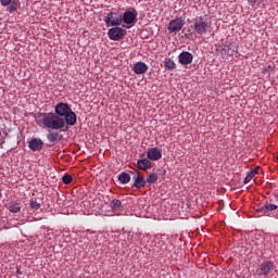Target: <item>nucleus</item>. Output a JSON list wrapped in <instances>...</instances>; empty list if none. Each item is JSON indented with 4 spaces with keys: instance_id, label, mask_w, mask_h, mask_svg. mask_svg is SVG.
<instances>
[{
    "instance_id": "393cba45",
    "label": "nucleus",
    "mask_w": 278,
    "mask_h": 278,
    "mask_svg": "<svg viewBox=\"0 0 278 278\" xmlns=\"http://www.w3.org/2000/svg\"><path fill=\"white\" fill-rule=\"evenodd\" d=\"M1 1V5H10L12 3V0H0Z\"/></svg>"
},
{
    "instance_id": "412c9836",
    "label": "nucleus",
    "mask_w": 278,
    "mask_h": 278,
    "mask_svg": "<svg viewBox=\"0 0 278 278\" xmlns=\"http://www.w3.org/2000/svg\"><path fill=\"white\" fill-rule=\"evenodd\" d=\"M159 177L157 174L152 173L150 175H148L147 179H146V184H155L157 181Z\"/></svg>"
},
{
    "instance_id": "2f4dec72",
    "label": "nucleus",
    "mask_w": 278,
    "mask_h": 278,
    "mask_svg": "<svg viewBox=\"0 0 278 278\" xmlns=\"http://www.w3.org/2000/svg\"><path fill=\"white\" fill-rule=\"evenodd\" d=\"M0 231H1V226H0Z\"/></svg>"
},
{
    "instance_id": "c85d7f7f",
    "label": "nucleus",
    "mask_w": 278,
    "mask_h": 278,
    "mask_svg": "<svg viewBox=\"0 0 278 278\" xmlns=\"http://www.w3.org/2000/svg\"><path fill=\"white\" fill-rule=\"evenodd\" d=\"M260 169H261V167L257 166L256 168H254V169H252V170H255V175H257V173H260Z\"/></svg>"
},
{
    "instance_id": "4be33fe9",
    "label": "nucleus",
    "mask_w": 278,
    "mask_h": 278,
    "mask_svg": "<svg viewBox=\"0 0 278 278\" xmlns=\"http://www.w3.org/2000/svg\"><path fill=\"white\" fill-rule=\"evenodd\" d=\"M253 177H255V170L251 169L250 172L247 173L243 184H249L251 179H253Z\"/></svg>"
},
{
    "instance_id": "9d476101",
    "label": "nucleus",
    "mask_w": 278,
    "mask_h": 278,
    "mask_svg": "<svg viewBox=\"0 0 278 278\" xmlns=\"http://www.w3.org/2000/svg\"><path fill=\"white\" fill-rule=\"evenodd\" d=\"M194 60V55L188 51H184L178 55V62L182 66H188Z\"/></svg>"
},
{
    "instance_id": "b1692460",
    "label": "nucleus",
    "mask_w": 278,
    "mask_h": 278,
    "mask_svg": "<svg viewBox=\"0 0 278 278\" xmlns=\"http://www.w3.org/2000/svg\"><path fill=\"white\" fill-rule=\"evenodd\" d=\"M30 207L31 210H40V203L37 201H30Z\"/></svg>"
},
{
    "instance_id": "aec40b11",
    "label": "nucleus",
    "mask_w": 278,
    "mask_h": 278,
    "mask_svg": "<svg viewBox=\"0 0 278 278\" xmlns=\"http://www.w3.org/2000/svg\"><path fill=\"white\" fill-rule=\"evenodd\" d=\"M175 61H173L172 59H165V68H168V71H175Z\"/></svg>"
},
{
    "instance_id": "ddd939ff",
    "label": "nucleus",
    "mask_w": 278,
    "mask_h": 278,
    "mask_svg": "<svg viewBox=\"0 0 278 278\" xmlns=\"http://www.w3.org/2000/svg\"><path fill=\"white\" fill-rule=\"evenodd\" d=\"M132 71L136 75H144L149 71V65L144 62H137L134 64Z\"/></svg>"
},
{
    "instance_id": "bb28decb",
    "label": "nucleus",
    "mask_w": 278,
    "mask_h": 278,
    "mask_svg": "<svg viewBox=\"0 0 278 278\" xmlns=\"http://www.w3.org/2000/svg\"><path fill=\"white\" fill-rule=\"evenodd\" d=\"M266 71H268V73H270V72L275 71V67L269 65Z\"/></svg>"
},
{
    "instance_id": "4468645a",
    "label": "nucleus",
    "mask_w": 278,
    "mask_h": 278,
    "mask_svg": "<svg viewBox=\"0 0 278 278\" xmlns=\"http://www.w3.org/2000/svg\"><path fill=\"white\" fill-rule=\"evenodd\" d=\"M137 168H139V170L147 172L153 168V163H151V161L148 159H141L137 162Z\"/></svg>"
},
{
    "instance_id": "7ed1b4c3",
    "label": "nucleus",
    "mask_w": 278,
    "mask_h": 278,
    "mask_svg": "<svg viewBox=\"0 0 278 278\" xmlns=\"http://www.w3.org/2000/svg\"><path fill=\"white\" fill-rule=\"evenodd\" d=\"M191 27L197 36H203L207 31H212V23L207 22L203 16L195 17Z\"/></svg>"
},
{
    "instance_id": "c756f323",
    "label": "nucleus",
    "mask_w": 278,
    "mask_h": 278,
    "mask_svg": "<svg viewBox=\"0 0 278 278\" xmlns=\"http://www.w3.org/2000/svg\"><path fill=\"white\" fill-rule=\"evenodd\" d=\"M16 275H23V271H21L20 267H17V269H16Z\"/></svg>"
},
{
    "instance_id": "a878e982",
    "label": "nucleus",
    "mask_w": 278,
    "mask_h": 278,
    "mask_svg": "<svg viewBox=\"0 0 278 278\" xmlns=\"http://www.w3.org/2000/svg\"><path fill=\"white\" fill-rule=\"evenodd\" d=\"M274 201L278 203V191L274 193Z\"/></svg>"
},
{
    "instance_id": "f257e3e1",
    "label": "nucleus",
    "mask_w": 278,
    "mask_h": 278,
    "mask_svg": "<svg viewBox=\"0 0 278 278\" xmlns=\"http://www.w3.org/2000/svg\"><path fill=\"white\" fill-rule=\"evenodd\" d=\"M35 121L39 127H45L46 129H49V131H60V129H64L67 125L64 118L58 116L53 112H38L35 114Z\"/></svg>"
},
{
    "instance_id": "20e7f679",
    "label": "nucleus",
    "mask_w": 278,
    "mask_h": 278,
    "mask_svg": "<svg viewBox=\"0 0 278 278\" xmlns=\"http://www.w3.org/2000/svg\"><path fill=\"white\" fill-rule=\"evenodd\" d=\"M122 22L134 27L138 23V11L135 8L127 9L122 15Z\"/></svg>"
},
{
    "instance_id": "f3484780",
    "label": "nucleus",
    "mask_w": 278,
    "mask_h": 278,
    "mask_svg": "<svg viewBox=\"0 0 278 278\" xmlns=\"http://www.w3.org/2000/svg\"><path fill=\"white\" fill-rule=\"evenodd\" d=\"M47 139L49 140V142H60V140H62V136L60 135V132L51 131L47 135Z\"/></svg>"
},
{
    "instance_id": "5701e85b",
    "label": "nucleus",
    "mask_w": 278,
    "mask_h": 278,
    "mask_svg": "<svg viewBox=\"0 0 278 278\" xmlns=\"http://www.w3.org/2000/svg\"><path fill=\"white\" fill-rule=\"evenodd\" d=\"M62 181L63 184H65V186H68V184L73 182V176H71L70 174H64V176L62 177Z\"/></svg>"
},
{
    "instance_id": "423d86ee",
    "label": "nucleus",
    "mask_w": 278,
    "mask_h": 278,
    "mask_svg": "<svg viewBox=\"0 0 278 278\" xmlns=\"http://www.w3.org/2000/svg\"><path fill=\"white\" fill-rule=\"evenodd\" d=\"M258 270L261 277H267V275H270L275 270V263L273 261H266L260 265Z\"/></svg>"
},
{
    "instance_id": "f03ea898",
    "label": "nucleus",
    "mask_w": 278,
    "mask_h": 278,
    "mask_svg": "<svg viewBox=\"0 0 278 278\" xmlns=\"http://www.w3.org/2000/svg\"><path fill=\"white\" fill-rule=\"evenodd\" d=\"M54 114L59 116V118H63L65 124L70 125V127L77 125V114L66 102H59L54 108Z\"/></svg>"
},
{
    "instance_id": "a211bd4d",
    "label": "nucleus",
    "mask_w": 278,
    "mask_h": 278,
    "mask_svg": "<svg viewBox=\"0 0 278 278\" xmlns=\"http://www.w3.org/2000/svg\"><path fill=\"white\" fill-rule=\"evenodd\" d=\"M118 181H121V184H129L131 181V176L125 172H122L118 175Z\"/></svg>"
},
{
    "instance_id": "f8f14e48",
    "label": "nucleus",
    "mask_w": 278,
    "mask_h": 278,
    "mask_svg": "<svg viewBox=\"0 0 278 278\" xmlns=\"http://www.w3.org/2000/svg\"><path fill=\"white\" fill-rule=\"evenodd\" d=\"M42 147H45V142L41 139L33 138L28 141V149L30 151H42Z\"/></svg>"
},
{
    "instance_id": "9b49d317",
    "label": "nucleus",
    "mask_w": 278,
    "mask_h": 278,
    "mask_svg": "<svg viewBox=\"0 0 278 278\" xmlns=\"http://www.w3.org/2000/svg\"><path fill=\"white\" fill-rule=\"evenodd\" d=\"M147 157L152 162H157V160H162V150L160 148H151L147 152Z\"/></svg>"
},
{
    "instance_id": "1a4fd4ad",
    "label": "nucleus",
    "mask_w": 278,
    "mask_h": 278,
    "mask_svg": "<svg viewBox=\"0 0 278 278\" xmlns=\"http://www.w3.org/2000/svg\"><path fill=\"white\" fill-rule=\"evenodd\" d=\"M132 175V181L134 182V187L137 188L138 190H140V188H144V186H147V180L144 179V177H142L140 175V173L138 170H134L130 172Z\"/></svg>"
},
{
    "instance_id": "6ab92c4d",
    "label": "nucleus",
    "mask_w": 278,
    "mask_h": 278,
    "mask_svg": "<svg viewBox=\"0 0 278 278\" xmlns=\"http://www.w3.org/2000/svg\"><path fill=\"white\" fill-rule=\"evenodd\" d=\"M121 205H123V202L118 199H113L110 203L111 210H118V207H121Z\"/></svg>"
},
{
    "instance_id": "6e6552de",
    "label": "nucleus",
    "mask_w": 278,
    "mask_h": 278,
    "mask_svg": "<svg viewBox=\"0 0 278 278\" xmlns=\"http://www.w3.org/2000/svg\"><path fill=\"white\" fill-rule=\"evenodd\" d=\"M108 36L110 40H123V38H125V30L122 27H113L109 29Z\"/></svg>"
},
{
    "instance_id": "7c9ffc66",
    "label": "nucleus",
    "mask_w": 278,
    "mask_h": 278,
    "mask_svg": "<svg viewBox=\"0 0 278 278\" xmlns=\"http://www.w3.org/2000/svg\"><path fill=\"white\" fill-rule=\"evenodd\" d=\"M270 202H273V199H269Z\"/></svg>"
},
{
    "instance_id": "0eeeda50",
    "label": "nucleus",
    "mask_w": 278,
    "mask_h": 278,
    "mask_svg": "<svg viewBox=\"0 0 278 278\" xmlns=\"http://www.w3.org/2000/svg\"><path fill=\"white\" fill-rule=\"evenodd\" d=\"M184 20L181 17H177L175 20H172L168 24V33L169 34H177L178 31H181L184 28Z\"/></svg>"
},
{
    "instance_id": "dca6fc26",
    "label": "nucleus",
    "mask_w": 278,
    "mask_h": 278,
    "mask_svg": "<svg viewBox=\"0 0 278 278\" xmlns=\"http://www.w3.org/2000/svg\"><path fill=\"white\" fill-rule=\"evenodd\" d=\"M22 207H23V204L21 202H11L7 205V210H9L11 214H18Z\"/></svg>"
},
{
    "instance_id": "39448f33",
    "label": "nucleus",
    "mask_w": 278,
    "mask_h": 278,
    "mask_svg": "<svg viewBox=\"0 0 278 278\" xmlns=\"http://www.w3.org/2000/svg\"><path fill=\"white\" fill-rule=\"evenodd\" d=\"M104 22L108 27H117V25H121V23H123V15L116 12H110L104 17Z\"/></svg>"
},
{
    "instance_id": "2eb2a0df",
    "label": "nucleus",
    "mask_w": 278,
    "mask_h": 278,
    "mask_svg": "<svg viewBox=\"0 0 278 278\" xmlns=\"http://www.w3.org/2000/svg\"><path fill=\"white\" fill-rule=\"evenodd\" d=\"M277 208H278L277 204L266 202L264 206L257 210V212H261V214H264L266 216L268 212H275V210Z\"/></svg>"
},
{
    "instance_id": "cd10ccee",
    "label": "nucleus",
    "mask_w": 278,
    "mask_h": 278,
    "mask_svg": "<svg viewBox=\"0 0 278 278\" xmlns=\"http://www.w3.org/2000/svg\"><path fill=\"white\" fill-rule=\"evenodd\" d=\"M249 3H251L252 5H255V3H257V0H248Z\"/></svg>"
}]
</instances>
